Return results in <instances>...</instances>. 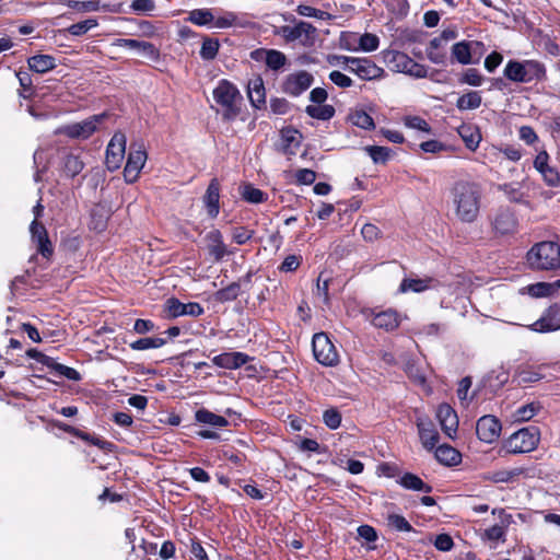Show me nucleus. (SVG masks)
I'll list each match as a JSON object with an SVG mask.
<instances>
[{
    "instance_id": "26",
    "label": "nucleus",
    "mask_w": 560,
    "mask_h": 560,
    "mask_svg": "<svg viewBox=\"0 0 560 560\" xmlns=\"http://www.w3.org/2000/svg\"><path fill=\"white\" fill-rule=\"evenodd\" d=\"M248 360L249 357L243 352H224L213 357L212 362L219 368L235 370L246 364Z\"/></svg>"
},
{
    "instance_id": "55",
    "label": "nucleus",
    "mask_w": 560,
    "mask_h": 560,
    "mask_svg": "<svg viewBox=\"0 0 560 560\" xmlns=\"http://www.w3.org/2000/svg\"><path fill=\"white\" fill-rule=\"evenodd\" d=\"M96 26L97 21L95 19H88L85 21L72 24L69 26L68 32L73 36H81Z\"/></svg>"
},
{
    "instance_id": "45",
    "label": "nucleus",
    "mask_w": 560,
    "mask_h": 560,
    "mask_svg": "<svg viewBox=\"0 0 560 560\" xmlns=\"http://www.w3.org/2000/svg\"><path fill=\"white\" fill-rule=\"evenodd\" d=\"M265 63L269 69L278 71L285 66L287 56L280 50L268 49Z\"/></svg>"
},
{
    "instance_id": "11",
    "label": "nucleus",
    "mask_w": 560,
    "mask_h": 560,
    "mask_svg": "<svg viewBox=\"0 0 560 560\" xmlns=\"http://www.w3.org/2000/svg\"><path fill=\"white\" fill-rule=\"evenodd\" d=\"M534 184L525 178L521 182L504 183L497 186L498 190L503 192L511 202L522 203L529 207V191Z\"/></svg>"
},
{
    "instance_id": "13",
    "label": "nucleus",
    "mask_w": 560,
    "mask_h": 560,
    "mask_svg": "<svg viewBox=\"0 0 560 560\" xmlns=\"http://www.w3.org/2000/svg\"><path fill=\"white\" fill-rule=\"evenodd\" d=\"M349 71L365 81L378 80L385 75L384 69L378 67L374 61L359 57L352 58L351 65H349Z\"/></svg>"
},
{
    "instance_id": "56",
    "label": "nucleus",
    "mask_w": 560,
    "mask_h": 560,
    "mask_svg": "<svg viewBox=\"0 0 560 560\" xmlns=\"http://www.w3.org/2000/svg\"><path fill=\"white\" fill-rule=\"evenodd\" d=\"M237 15L234 12H224L223 15L215 18L212 21V26L215 28H229L236 25Z\"/></svg>"
},
{
    "instance_id": "1",
    "label": "nucleus",
    "mask_w": 560,
    "mask_h": 560,
    "mask_svg": "<svg viewBox=\"0 0 560 560\" xmlns=\"http://www.w3.org/2000/svg\"><path fill=\"white\" fill-rule=\"evenodd\" d=\"M452 201L456 215L463 222H474L479 213L480 189L476 183L459 180L452 190Z\"/></svg>"
},
{
    "instance_id": "50",
    "label": "nucleus",
    "mask_w": 560,
    "mask_h": 560,
    "mask_svg": "<svg viewBox=\"0 0 560 560\" xmlns=\"http://www.w3.org/2000/svg\"><path fill=\"white\" fill-rule=\"evenodd\" d=\"M62 3L71 9L79 11V12H94L100 9V2L97 0H90V1L62 0Z\"/></svg>"
},
{
    "instance_id": "21",
    "label": "nucleus",
    "mask_w": 560,
    "mask_h": 560,
    "mask_svg": "<svg viewBox=\"0 0 560 560\" xmlns=\"http://www.w3.org/2000/svg\"><path fill=\"white\" fill-rule=\"evenodd\" d=\"M147 161V153L141 148L129 152L124 170V177L127 183H135Z\"/></svg>"
},
{
    "instance_id": "10",
    "label": "nucleus",
    "mask_w": 560,
    "mask_h": 560,
    "mask_svg": "<svg viewBox=\"0 0 560 560\" xmlns=\"http://www.w3.org/2000/svg\"><path fill=\"white\" fill-rule=\"evenodd\" d=\"M314 83V77L312 73L305 70H299L285 75L281 82L282 93L298 97L307 91Z\"/></svg>"
},
{
    "instance_id": "41",
    "label": "nucleus",
    "mask_w": 560,
    "mask_h": 560,
    "mask_svg": "<svg viewBox=\"0 0 560 560\" xmlns=\"http://www.w3.org/2000/svg\"><path fill=\"white\" fill-rule=\"evenodd\" d=\"M187 20L198 26H206L214 21V15L209 9H195L189 12Z\"/></svg>"
},
{
    "instance_id": "5",
    "label": "nucleus",
    "mask_w": 560,
    "mask_h": 560,
    "mask_svg": "<svg viewBox=\"0 0 560 560\" xmlns=\"http://www.w3.org/2000/svg\"><path fill=\"white\" fill-rule=\"evenodd\" d=\"M384 58L393 71L405 73L416 79H422L428 75V69L424 65L418 63L402 51H386Z\"/></svg>"
},
{
    "instance_id": "28",
    "label": "nucleus",
    "mask_w": 560,
    "mask_h": 560,
    "mask_svg": "<svg viewBox=\"0 0 560 560\" xmlns=\"http://www.w3.org/2000/svg\"><path fill=\"white\" fill-rule=\"evenodd\" d=\"M220 186L217 179H212L203 196V203L210 218H217L220 212Z\"/></svg>"
},
{
    "instance_id": "3",
    "label": "nucleus",
    "mask_w": 560,
    "mask_h": 560,
    "mask_svg": "<svg viewBox=\"0 0 560 560\" xmlns=\"http://www.w3.org/2000/svg\"><path fill=\"white\" fill-rule=\"evenodd\" d=\"M527 262L536 270H553L560 268V247L555 242L536 244L527 253Z\"/></svg>"
},
{
    "instance_id": "9",
    "label": "nucleus",
    "mask_w": 560,
    "mask_h": 560,
    "mask_svg": "<svg viewBox=\"0 0 560 560\" xmlns=\"http://www.w3.org/2000/svg\"><path fill=\"white\" fill-rule=\"evenodd\" d=\"M312 347L314 358L318 363L334 366L339 362L336 347L325 332H317L313 336Z\"/></svg>"
},
{
    "instance_id": "63",
    "label": "nucleus",
    "mask_w": 560,
    "mask_h": 560,
    "mask_svg": "<svg viewBox=\"0 0 560 560\" xmlns=\"http://www.w3.org/2000/svg\"><path fill=\"white\" fill-rule=\"evenodd\" d=\"M329 80L334 84H336L337 86L342 88V89L350 88L353 84V81L350 77H348L345 73L337 71V70L331 71L329 73Z\"/></svg>"
},
{
    "instance_id": "64",
    "label": "nucleus",
    "mask_w": 560,
    "mask_h": 560,
    "mask_svg": "<svg viewBox=\"0 0 560 560\" xmlns=\"http://www.w3.org/2000/svg\"><path fill=\"white\" fill-rule=\"evenodd\" d=\"M545 183L550 187H557L560 184V175L555 167L550 165L540 172Z\"/></svg>"
},
{
    "instance_id": "57",
    "label": "nucleus",
    "mask_w": 560,
    "mask_h": 560,
    "mask_svg": "<svg viewBox=\"0 0 560 560\" xmlns=\"http://www.w3.org/2000/svg\"><path fill=\"white\" fill-rule=\"evenodd\" d=\"M527 293L533 298H545L551 295V284L548 282H537L526 288Z\"/></svg>"
},
{
    "instance_id": "37",
    "label": "nucleus",
    "mask_w": 560,
    "mask_h": 560,
    "mask_svg": "<svg viewBox=\"0 0 560 560\" xmlns=\"http://www.w3.org/2000/svg\"><path fill=\"white\" fill-rule=\"evenodd\" d=\"M399 485L408 490L431 492L432 488L424 483L421 478L411 472L404 474L399 479Z\"/></svg>"
},
{
    "instance_id": "4",
    "label": "nucleus",
    "mask_w": 560,
    "mask_h": 560,
    "mask_svg": "<svg viewBox=\"0 0 560 560\" xmlns=\"http://www.w3.org/2000/svg\"><path fill=\"white\" fill-rule=\"evenodd\" d=\"M545 73V67L536 60H510L504 68V75L509 80L518 83L541 80Z\"/></svg>"
},
{
    "instance_id": "24",
    "label": "nucleus",
    "mask_w": 560,
    "mask_h": 560,
    "mask_svg": "<svg viewBox=\"0 0 560 560\" xmlns=\"http://www.w3.org/2000/svg\"><path fill=\"white\" fill-rule=\"evenodd\" d=\"M500 523L487 529L482 534V538L489 541L498 542L505 541L506 528L512 523V515L505 513L503 510L499 511Z\"/></svg>"
},
{
    "instance_id": "30",
    "label": "nucleus",
    "mask_w": 560,
    "mask_h": 560,
    "mask_svg": "<svg viewBox=\"0 0 560 560\" xmlns=\"http://www.w3.org/2000/svg\"><path fill=\"white\" fill-rule=\"evenodd\" d=\"M435 280L432 278H421V279H413V278H405L400 285H399V292L400 293H407L409 291L415 293H421L425 290L434 288Z\"/></svg>"
},
{
    "instance_id": "54",
    "label": "nucleus",
    "mask_w": 560,
    "mask_h": 560,
    "mask_svg": "<svg viewBox=\"0 0 560 560\" xmlns=\"http://www.w3.org/2000/svg\"><path fill=\"white\" fill-rule=\"evenodd\" d=\"M387 522L390 527H393L394 529H396L398 532H411L412 530V526L402 515L395 514V513L388 514Z\"/></svg>"
},
{
    "instance_id": "58",
    "label": "nucleus",
    "mask_w": 560,
    "mask_h": 560,
    "mask_svg": "<svg viewBox=\"0 0 560 560\" xmlns=\"http://www.w3.org/2000/svg\"><path fill=\"white\" fill-rule=\"evenodd\" d=\"M323 421L330 430H336L341 424V415L335 408L327 409L323 413Z\"/></svg>"
},
{
    "instance_id": "29",
    "label": "nucleus",
    "mask_w": 560,
    "mask_h": 560,
    "mask_svg": "<svg viewBox=\"0 0 560 560\" xmlns=\"http://www.w3.org/2000/svg\"><path fill=\"white\" fill-rule=\"evenodd\" d=\"M493 229L502 235L513 233L516 229L514 213L508 209L499 211L493 220Z\"/></svg>"
},
{
    "instance_id": "46",
    "label": "nucleus",
    "mask_w": 560,
    "mask_h": 560,
    "mask_svg": "<svg viewBox=\"0 0 560 560\" xmlns=\"http://www.w3.org/2000/svg\"><path fill=\"white\" fill-rule=\"evenodd\" d=\"M364 151L376 164L386 163L390 156V149L386 147L368 145L364 148Z\"/></svg>"
},
{
    "instance_id": "35",
    "label": "nucleus",
    "mask_w": 560,
    "mask_h": 560,
    "mask_svg": "<svg viewBox=\"0 0 560 560\" xmlns=\"http://www.w3.org/2000/svg\"><path fill=\"white\" fill-rule=\"evenodd\" d=\"M195 418L198 422L214 428H224L229 424V421L224 417L215 415L207 409L197 410Z\"/></svg>"
},
{
    "instance_id": "52",
    "label": "nucleus",
    "mask_w": 560,
    "mask_h": 560,
    "mask_svg": "<svg viewBox=\"0 0 560 560\" xmlns=\"http://www.w3.org/2000/svg\"><path fill=\"white\" fill-rule=\"evenodd\" d=\"M242 197L250 203H261L266 199V194L252 185H246L242 190Z\"/></svg>"
},
{
    "instance_id": "60",
    "label": "nucleus",
    "mask_w": 560,
    "mask_h": 560,
    "mask_svg": "<svg viewBox=\"0 0 560 560\" xmlns=\"http://www.w3.org/2000/svg\"><path fill=\"white\" fill-rule=\"evenodd\" d=\"M404 121L405 126L410 129L420 130L427 133L431 131L429 124L419 116H407Z\"/></svg>"
},
{
    "instance_id": "19",
    "label": "nucleus",
    "mask_w": 560,
    "mask_h": 560,
    "mask_svg": "<svg viewBox=\"0 0 560 560\" xmlns=\"http://www.w3.org/2000/svg\"><path fill=\"white\" fill-rule=\"evenodd\" d=\"M32 242L36 244L37 252L45 258H49L54 253V247L49 241L46 228L36 220L30 225Z\"/></svg>"
},
{
    "instance_id": "31",
    "label": "nucleus",
    "mask_w": 560,
    "mask_h": 560,
    "mask_svg": "<svg viewBox=\"0 0 560 560\" xmlns=\"http://www.w3.org/2000/svg\"><path fill=\"white\" fill-rule=\"evenodd\" d=\"M435 458L445 466H456L462 460L460 453L450 445H440L435 447Z\"/></svg>"
},
{
    "instance_id": "7",
    "label": "nucleus",
    "mask_w": 560,
    "mask_h": 560,
    "mask_svg": "<svg viewBox=\"0 0 560 560\" xmlns=\"http://www.w3.org/2000/svg\"><path fill=\"white\" fill-rule=\"evenodd\" d=\"M105 118L106 114L104 113L93 115L82 121L61 126L56 129L55 133L65 135L71 139L85 140L98 130Z\"/></svg>"
},
{
    "instance_id": "39",
    "label": "nucleus",
    "mask_w": 560,
    "mask_h": 560,
    "mask_svg": "<svg viewBox=\"0 0 560 560\" xmlns=\"http://www.w3.org/2000/svg\"><path fill=\"white\" fill-rule=\"evenodd\" d=\"M301 133L295 129H284L281 132L283 150L287 153H294L301 143Z\"/></svg>"
},
{
    "instance_id": "16",
    "label": "nucleus",
    "mask_w": 560,
    "mask_h": 560,
    "mask_svg": "<svg viewBox=\"0 0 560 560\" xmlns=\"http://www.w3.org/2000/svg\"><path fill=\"white\" fill-rule=\"evenodd\" d=\"M364 315L374 327L386 331L396 329L401 322L400 315L394 310H386L377 313L374 311H368Z\"/></svg>"
},
{
    "instance_id": "18",
    "label": "nucleus",
    "mask_w": 560,
    "mask_h": 560,
    "mask_svg": "<svg viewBox=\"0 0 560 560\" xmlns=\"http://www.w3.org/2000/svg\"><path fill=\"white\" fill-rule=\"evenodd\" d=\"M536 332H550L560 329V306L551 305L529 326Z\"/></svg>"
},
{
    "instance_id": "25",
    "label": "nucleus",
    "mask_w": 560,
    "mask_h": 560,
    "mask_svg": "<svg viewBox=\"0 0 560 560\" xmlns=\"http://www.w3.org/2000/svg\"><path fill=\"white\" fill-rule=\"evenodd\" d=\"M483 45L477 40H462L452 46V56L460 65H470L475 62L472 60V52L476 50V48H480Z\"/></svg>"
},
{
    "instance_id": "14",
    "label": "nucleus",
    "mask_w": 560,
    "mask_h": 560,
    "mask_svg": "<svg viewBox=\"0 0 560 560\" xmlns=\"http://www.w3.org/2000/svg\"><path fill=\"white\" fill-rule=\"evenodd\" d=\"M164 310L168 317L176 318L179 316L199 317L203 314V307L197 302L182 303L175 298H170L164 304Z\"/></svg>"
},
{
    "instance_id": "48",
    "label": "nucleus",
    "mask_w": 560,
    "mask_h": 560,
    "mask_svg": "<svg viewBox=\"0 0 560 560\" xmlns=\"http://www.w3.org/2000/svg\"><path fill=\"white\" fill-rule=\"evenodd\" d=\"M459 135L469 150L475 151L478 148L481 140L479 132L468 126H463L459 128Z\"/></svg>"
},
{
    "instance_id": "20",
    "label": "nucleus",
    "mask_w": 560,
    "mask_h": 560,
    "mask_svg": "<svg viewBox=\"0 0 560 560\" xmlns=\"http://www.w3.org/2000/svg\"><path fill=\"white\" fill-rule=\"evenodd\" d=\"M436 418L444 434L450 439H455L458 429V417L456 411L447 404L439 406Z\"/></svg>"
},
{
    "instance_id": "33",
    "label": "nucleus",
    "mask_w": 560,
    "mask_h": 560,
    "mask_svg": "<svg viewBox=\"0 0 560 560\" xmlns=\"http://www.w3.org/2000/svg\"><path fill=\"white\" fill-rule=\"evenodd\" d=\"M31 70L46 73L56 67V59L50 55H35L27 60Z\"/></svg>"
},
{
    "instance_id": "27",
    "label": "nucleus",
    "mask_w": 560,
    "mask_h": 560,
    "mask_svg": "<svg viewBox=\"0 0 560 560\" xmlns=\"http://www.w3.org/2000/svg\"><path fill=\"white\" fill-rule=\"evenodd\" d=\"M525 474L526 469L524 467H514L511 469L488 471L483 474L482 479L493 483H510L516 481L520 476Z\"/></svg>"
},
{
    "instance_id": "22",
    "label": "nucleus",
    "mask_w": 560,
    "mask_h": 560,
    "mask_svg": "<svg viewBox=\"0 0 560 560\" xmlns=\"http://www.w3.org/2000/svg\"><path fill=\"white\" fill-rule=\"evenodd\" d=\"M416 423L423 447L428 451L434 450L439 443L440 436L432 421L428 418L419 417Z\"/></svg>"
},
{
    "instance_id": "62",
    "label": "nucleus",
    "mask_w": 560,
    "mask_h": 560,
    "mask_svg": "<svg viewBox=\"0 0 560 560\" xmlns=\"http://www.w3.org/2000/svg\"><path fill=\"white\" fill-rule=\"evenodd\" d=\"M460 82L471 86H480L482 84V77L477 69L469 68L463 73Z\"/></svg>"
},
{
    "instance_id": "44",
    "label": "nucleus",
    "mask_w": 560,
    "mask_h": 560,
    "mask_svg": "<svg viewBox=\"0 0 560 560\" xmlns=\"http://www.w3.org/2000/svg\"><path fill=\"white\" fill-rule=\"evenodd\" d=\"M220 43L217 38L206 37L200 49V57L203 60H213L219 51Z\"/></svg>"
},
{
    "instance_id": "15",
    "label": "nucleus",
    "mask_w": 560,
    "mask_h": 560,
    "mask_svg": "<svg viewBox=\"0 0 560 560\" xmlns=\"http://www.w3.org/2000/svg\"><path fill=\"white\" fill-rule=\"evenodd\" d=\"M500 421L491 415L482 416L476 424V433L480 441L485 443H493L501 433Z\"/></svg>"
},
{
    "instance_id": "61",
    "label": "nucleus",
    "mask_w": 560,
    "mask_h": 560,
    "mask_svg": "<svg viewBox=\"0 0 560 560\" xmlns=\"http://www.w3.org/2000/svg\"><path fill=\"white\" fill-rule=\"evenodd\" d=\"M253 235H254V231L249 230L247 228H244V226L235 228L232 231V240L237 245H243V244L247 243L253 237Z\"/></svg>"
},
{
    "instance_id": "34",
    "label": "nucleus",
    "mask_w": 560,
    "mask_h": 560,
    "mask_svg": "<svg viewBox=\"0 0 560 560\" xmlns=\"http://www.w3.org/2000/svg\"><path fill=\"white\" fill-rule=\"evenodd\" d=\"M444 44L438 37L432 38L425 49L428 59L435 65H443L446 60Z\"/></svg>"
},
{
    "instance_id": "40",
    "label": "nucleus",
    "mask_w": 560,
    "mask_h": 560,
    "mask_svg": "<svg viewBox=\"0 0 560 560\" xmlns=\"http://www.w3.org/2000/svg\"><path fill=\"white\" fill-rule=\"evenodd\" d=\"M541 409L540 404L529 402L518 407L514 413V420L520 422H526L533 419Z\"/></svg>"
},
{
    "instance_id": "32",
    "label": "nucleus",
    "mask_w": 560,
    "mask_h": 560,
    "mask_svg": "<svg viewBox=\"0 0 560 560\" xmlns=\"http://www.w3.org/2000/svg\"><path fill=\"white\" fill-rule=\"evenodd\" d=\"M248 98L252 105L260 108L266 102L265 86L261 78H256L248 83Z\"/></svg>"
},
{
    "instance_id": "42",
    "label": "nucleus",
    "mask_w": 560,
    "mask_h": 560,
    "mask_svg": "<svg viewBox=\"0 0 560 560\" xmlns=\"http://www.w3.org/2000/svg\"><path fill=\"white\" fill-rule=\"evenodd\" d=\"M84 167L82 160L74 154H68L63 160V172L67 176L74 177L81 173Z\"/></svg>"
},
{
    "instance_id": "59",
    "label": "nucleus",
    "mask_w": 560,
    "mask_h": 560,
    "mask_svg": "<svg viewBox=\"0 0 560 560\" xmlns=\"http://www.w3.org/2000/svg\"><path fill=\"white\" fill-rule=\"evenodd\" d=\"M130 8L137 13L150 15L156 5L153 0H132Z\"/></svg>"
},
{
    "instance_id": "53",
    "label": "nucleus",
    "mask_w": 560,
    "mask_h": 560,
    "mask_svg": "<svg viewBox=\"0 0 560 560\" xmlns=\"http://www.w3.org/2000/svg\"><path fill=\"white\" fill-rule=\"evenodd\" d=\"M241 287L238 283L233 282L226 288L217 292V300L220 302L233 301L240 295Z\"/></svg>"
},
{
    "instance_id": "51",
    "label": "nucleus",
    "mask_w": 560,
    "mask_h": 560,
    "mask_svg": "<svg viewBox=\"0 0 560 560\" xmlns=\"http://www.w3.org/2000/svg\"><path fill=\"white\" fill-rule=\"evenodd\" d=\"M350 120L354 126L360 127L362 129L369 130L374 128L373 118L368 113L361 109L353 112L350 115Z\"/></svg>"
},
{
    "instance_id": "2",
    "label": "nucleus",
    "mask_w": 560,
    "mask_h": 560,
    "mask_svg": "<svg viewBox=\"0 0 560 560\" xmlns=\"http://www.w3.org/2000/svg\"><path fill=\"white\" fill-rule=\"evenodd\" d=\"M213 98L222 107L224 119L233 120L238 116L243 97L234 84L221 80L213 90Z\"/></svg>"
},
{
    "instance_id": "12",
    "label": "nucleus",
    "mask_w": 560,
    "mask_h": 560,
    "mask_svg": "<svg viewBox=\"0 0 560 560\" xmlns=\"http://www.w3.org/2000/svg\"><path fill=\"white\" fill-rule=\"evenodd\" d=\"M126 136L122 132H116L106 149L105 163L108 171L118 170L124 161L126 151Z\"/></svg>"
},
{
    "instance_id": "23",
    "label": "nucleus",
    "mask_w": 560,
    "mask_h": 560,
    "mask_svg": "<svg viewBox=\"0 0 560 560\" xmlns=\"http://www.w3.org/2000/svg\"><path fill=\"white\" fill-rule=\"evenodd\" d=\"M115 45L122 48L133 49L138 52V55L147 57L151 60H156L159 58V50L153 44L149 42L119 38L116 40Z\"/></svg>"
},
{
    "instance_id": "49",
    "label": "nucleus",
    "mask_w": 560,
    "mask_h": 560,
    "mask_svg": "<svg viewBox=\"0 0 560 560\" xmlns=\"http://www.w3.org/2000/svg\"><path fill=\"white\" fill-rule=\"evenodd\" d=\"M296 12L301 16L314 18L323 21H329L332 19V15L330 13L306 4H299L296 8Z\"/></svg>"
},
{
    "instance_id": "43",
    "label": "nucleus",
    "mask_w": 560,
    "mask_h": 560,
    "mask_svg": "<svg viewBox=\"0 0 560 560\" xmlns=\"http://www.w3.org/2000/svg\"><path fill=\"white\" fill-rule=\"evenodd\" d=\"M166 343L164 338L160 337H145L140 338L133 341L130 347L132 350H148V349H158L163 347Z\"/></svg>"
},
{
    "instance_id": "8",
    "label": "nucleus",
    "mask_w": 560,
    "mask_h": 560,
    "mask_svg": "<svg viewBox=\"0 0 560 560\" xmlns=\"http://www.w3.org/2000/svg\"><path fill=\"white\" fill-rule=\"evenodd\" d=\"M277 34L285 42H299L304 47H312L316 39V28L304 21H299L294 25H283L278 28Z\"/></svg>"
},
{
    "instance_id": "17",
    "label": "nucleus",
    "mask_w": 560,
    "mask_h": 560,
    "mask_svg": "<svg viewBox=\"0 0 560 560\" xmlns=\"http://www.w3.org/2000/svg\"><path fill=\"white\" fill-rule=\"evenodd\" d=\"M203 241L209 256L214 261H220L225 256L234 254L233 250L228 249L226 245L224 244L222 233L217 229L209 231L205 235Z\"/></svg>"
},
{
    "instance_id": "6",
    "label": "nucleus",
    "mask_w": 560,
    "mask_h": 560,
    "mask_svg": "<svg viewBox=\"0 0 560 560\" xmlns=\"http://www.w3.org/2000/svg\"><path fill=\"white\" fill-rule=\"evenodd\" d=\"M539 443V431L535 427L514 432L503 444L508 453L520 454L534 451Z\"/></svg>"
},
{
    "instance_id": "47",
    "label": "nucleus",
    "mask_w": 560,
    "mask_h": 560,
    "mask_svg": "<svg viewBox=\"0 0 560 560\" xmlns=\"http://www.w3.org/2000/svg\"><path fill=\"white\" fill-rule=\"evenodd\" d=\"M380 46V38L372 33H364L359 38V47L354 51L361 50L365 52L375 51Z\"/></svg>"
},
{
    "instance_id": "36",
    "label": "nucleus",
    "mask_w": 560,
    "mask_h": 560,
    "mask_svg": "<svg viewBox=\"0 0 560 560\" xmlns=\"http://www.w3.org/2000/svg\"><path fill=\"white\" fill-rule=\"evenodd\" d=\"M305 113L318 120H329L335 116V107L329 104H315V105H307L305 108Z\"/></svg>"
},
{
    "instance_id": "38",
    "label": "nucleus",
    "mask_w": 560,
    "mask_h": 560,
    "mask_svg": "<svg viewBox=\"0 0 560 560\" xmlns=\"http://www.w3.org/2000/svg\"><path fill=\"white\" fill-rule=\"evenodd\" d=\"M481 94L478 91H470L458 97L456 106L459 110L476 109L481 105Z\"/></svg>"
}]
</instances>
